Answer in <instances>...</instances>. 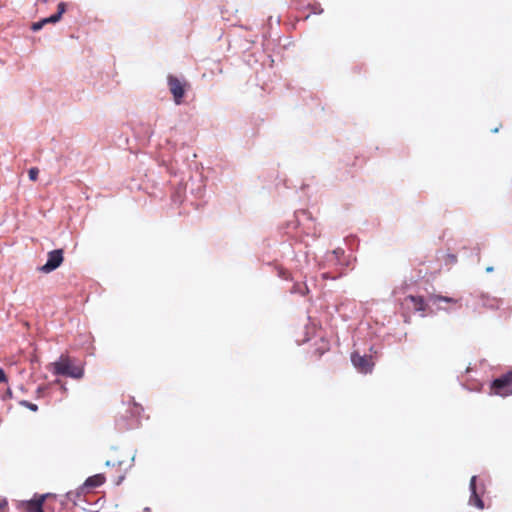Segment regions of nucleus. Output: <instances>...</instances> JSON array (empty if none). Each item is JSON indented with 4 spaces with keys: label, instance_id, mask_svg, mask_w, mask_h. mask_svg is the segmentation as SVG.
Returning a JSON list of instances; mask_svg holds the SVG:
<instances>
[{
    "label": "nucleus",
    "instance_id": "obj_1",
    "mask_svg": "<svg viewBox=\"0 0 512 512\" xmlns=\"http://www.w3.org/2000/svg\"><path fill=\"white\" fill-rule=\"evenodd\" d=\"M50 370L54 375L67 376L73 379H81L84 375L83 366L75 364L68 356L61 355L59 359L50 364Z\"/></svg>",
    "mask_w": 512,
    "mask_h": 512
},
{
    "label": "nucleus",
    "instance_id": "obj_2",
    "mask_svg": "<svg viewBox=\"0 0 512 512\" xmlns=\"http://www.w3.org/2000/svg\"><path fill=\"white\" fill-rule=\"evenodd\" d=\"M320 268H332V267H343L347 265L344 257V250L336 248L333 251L325 253L322 261L320 262Z\"/></svg>",
    "mask_w": 512,
    "mask_h": 512
},
{
    "label": "nucleus",
    "instance_id": "obj_3",
    "mask_svg": "<svg viewBox=\"0 0 512 512\" xmlns=\"http://www.w3.org/2000/svg\"><path fill=\"white\" fill-rule=\"evenodd\" d=\"M491 392L503 397L512 395V370L493 381Z\"/></svg>",
    "mask_w": 512,
    "mask_h": 512
},
{
    "label": "nucleus",
    "instance_id": "obj_4",
    "mask_svg": "<svg viewBox=\"0 0 512 512\" xmlns=\"http://www.w3.org/2000/svg\"><path fill=\"white\" fill-rule=\"evenodd\" d=\"M66 7H67V5L65 2H60L57 6V12L55 14H53L49 17L43 18L40 21L34 22L31 26V29L34 32H37V31L41 30L46 24H55V23L59 22L62 18V15L66 11Z\"/></svg>",
    "mask_w": 512,
    "mask_h": 512
},
{
    "label": "nucleus",
    "instance_id": "obj_5",
    "mask_svg": "<svg viewBox=\"0 0 512 512\" xmlns=\"http://www.w3.org/2000/svg\"><path fill=\"white\" fill-rule=\"evenodd\" d=\"M351 362L359 372L364 374L370 373L374 367L371 356L360 355L358 352L352 353Z\"/></svg>",
    "mask_w": 512,
    "mask_h": 512
},
{
    "label": "nucleus",
    "instance_id": "obj_6",
    "mask_svg": "<svg viewBox=\"0 0 512 512\" xmlns=\"http://www.w3.org/2000/svg\"><path fill=\"white\" fill-rule=\"evenodd\" d=\"M63 262V250L56 249L48 253L47 262L39 268L43 273H50L57 269Z\"/></svg>",
    "mask_w": 512,
    "mask_h": 512
},
{
    "label": "nucleus",
    "instance_id": "obj_7",
    "mask_svg": "<svg viewBox=\"0 0 512 512\" xmlns=\"http://www.w3.org/2000/svg\"><path fill=\"white\" fill-rule=\"evenodd\" d=\"M476 480H477V476H472L471 480H470V492H471V495H470V498H469V504L471 506H475L477 507L478 509H484V503L481 499V494L483 492V489L482 488H479L477 485H476Z\"/></svg>",
    "mask_w": 512,
    "mask_h": 512
},
{
    "label": "nucleus",
    "instance_id": "obj_8",
    "mask_svg": "<svg viewBox=\"0 0 512 512\" xmlns=\"http://www.w3.org/2000/svg\"><path fill=\"white\" fill-rule=\"evenodd\" d=\"M168 85H169L170 92L172 93V95L174 97L175 103L178 105L181 104L182 98L184 97V94H185V89H184L182 82L174 76H169L168 77Z\"/></svg>",
    "mask_w": 512,
    "mask_h": 512
},
{
    "label": "nucleus",
    "instance_id": "obj_9",
    "mask_svg": "<svg viewBox=\"0 0 512 512\" xmlns=\"http://www.w3.org/2000/svg\"><path fill=\"white\" fill-rule=\"evenodd\" d=\"M404 305L415 311H425V301L420 296L409 295L404 299Z\"/></svg>",
    "mask_w": 512,
    "mask_h": 512
},
{
    "label": "nucleus",
    "instance_id": "obj_10",
    "mask_svg": "<svg viewBox=\"0 0 512 512\" xmlns=\"http://www.w3.org/2000/svg\"><path fill=\"white\" fill-rule=\"evenodd\" d=\"M48 494L35 497L34 499L27 501L26 506L29 512H44L42 505Z\"/></svg>",
    "mask_w": 512,
    "mask_h": 512
},
{
    "label": "nucleus",
    "instance_id": "obj_11",
    "mask_svg": "<svg viewBox=\"0 0 512 512\" xmlns=\"http://www.w3.org/2000/svg\"><path fill=\"white\" fill-rule=\"evenodd\" d=\"M142 411H143V409L139 404H137L136 402L132 403V406L130 407V413H131V416L135 419L127 424V426H126L127 429H133V428L137 427V425H138L137 418L140 416Z\"/></svg>",
    "mask_w": 512,
    "mask_h": 512
},
{
    "label": "nucleus",
    "instance_id": "obj_12",
    "mask_svg": "<svg viewBox=\"0 0 512 512\" xmlns=\"http://www.w3.org/2000/svg\"><path fill=\"white\" fill-rule=\"evenodd\" d=\"M105 481V477L103 474H96L86 479L84 486L89 488H95L102 485Z\"/></svg>",
    "mask_w": 512,
    "mask_h": 512
},
{
    "label": "nucleus",
    "instance_id": "obj_13",
    "mask_svg": "<svg viewBox=\"0 0 512 512\" xmlns=\"http://www.w3.org/2000/svg\"><path fill=\"white\" fill-rule=\"evenodd\" d=\"M442 302L456 304L457 300L454 298L444 297V296H431L429 298V303L431 305H438L439 303H442Z\"/></svg>",
    "mask_w": 512,
    "mask_h": 512
},
{
    "label": "nucleus",
    "instance_id": "obj_14",
    "mask_svg": "<svg viewBox=\"0 0 512 512\" xmlns=\"http://www.w3.org/2000/svg\"><path fill=\"white\" fill-rule=\"evenodd\" d=\"M307 213L305 211H301V212H298L294 215V218L292 221H289L288 224H287V229H288V233L291 231V230H294L296 228H298V225L300 223V219L299 217L300 216H306Z\"/></svg>",
    "mask_w": 512,
    "mask_h": 512
},
{
    "label": "nucleus",
    "instance_id": "obj_15",
    "mask_svg": "<svg viewBox=\"0 0 512 512\" xmlns=\"http://www.w3.org/2000/svg\"><path fill=\"white\" fill-rule=\"evenodd\" d=\"M20 405L30 409L33 412H36L38 410V406L36 404H33V403L28 402L26 400L20 401Z\"/></svg>",
    "mask_w": 512,
    "mask_h": 512
},
{
    "label": "nucleus",
    "instance_id": "obj_16",
    "mask_svg": "<svg viewBox=\"0 0 512 512\" xmlns=\"http://www.w3.org/2000/svg\"><path fill=\"white\" fill-rule=\"evenodd\" d=\"M39 170L37 168H31L28 171L29 179L35 181L38 177Z\"/></svg>",
    "mask_w": 512,
    "mask_h": 512
},
{
    "label": "nucleus",
    "instance_id": "obj_17",
    "mask_svg": "<svg viewBox=\"0 0 512 512\" xmlns=\"http://www.w3.org/2000/svg\"><path fill=\"white\" fill-rule=\"evenodd\" d=\"M8 379L2 368H0V383H7Z\"/></svg>",
    "mask_w": 512,
    "mask_h": 512
},
{
    "label": "nucleus",
    "instance_id": "obj_18",
    "mask_svg": "<svg viewBox=\"0 0 512 512\" xmlns=\"http://www.w3.org/2000/svg\"><path fill=\"white\" fill-rule=\"evenodd\" d=\"M492 302H493V303L489 304V307H490V308H498V307H499V305H500V303H501V301H499V300H495V299H493V300H492Z\"/></svg>",
    "mask_w": 512,
    "mask_h": 512
},
{
    "label": "nucleus",
    "instance_id": "obj_19",
    "mask_svg": "<svg viewBox=\"0 0 512 512\" xmlns=\"http://www.w3.org/2000/svg\"><path fill=\"white\" fill-rule=\"evenodd\" d=\"M293 292H295V293L298 292V293L304 294V291L300 285H295Z\"/></svg>",
    "mask_w": 512,
    "mask_h": 512
},
{
    "label": "nucleus",
    "instance_id": "obj_20",
    "mask_svg": "<svg viewBox=\"0 0 512 512\" xmlns=\"http://www.w3.org/2000/svg\"><path fill=\"white\" fill-rule=\"evenodd\" d=\"M44 389H45L44 387H41V386H40V387H38V389H37V394H38V396H41V395H42V393L44 392Z\"/></svg>",
    "mask_w": 512,
    "mask_h": 512
},
{
    "label": "nucleus",
    "instance_id": "obj_21",
    "mask_svg": "<svg viewBox=\"0 0 512 512\" xmlns=\"http://www.w3.org/2000/svg\"><path fill=\"white\" fill-rule=\"evenodd\" d=\"M7 396L8 397H12V392H11V390L9 388L7 389Z\"/></svg>",
    "mask_w": 512,
    "mask_h": 512
},
{
    "label": "nucleus",
    "instance_id": "obj_22",
    "mask_svg": "<svg viewBox=\"0 0 512 512\" xmlns=\"http://www.w3.org/2000/svg\"><path fill=\"white\" fill-rule=\"evenodd\" d=\"M105 465L106 466H112L113 464L111 463V461L108 460V461H106Z\"/></svg>",
    "mask_w": 512,
    "mask_h": 512
},
{
    "label": "nucleus",
    "instance_id": "obj_23",
    "mask_svg": "<svg viewBox=\"0 0 512 512\" xmlns=\"http://www.w3.org/2000/svg\"><path fill=\"white\" fill-rule=\"evenodd\" d=\"M492 270H493V268H492V267H488V268H487V272H491Z\"/></svg>",
    "mask_w": 512,
    "mask_h": 512
},
{
    "label": "nucleus",
    "instance_id": "obj_24",
    "mask_svg": "<svg viewBox=\"0 0 512 512\" xmlns=\"http://www.w3.org/2000/svg\"><path fill=\"white\" fill-rule=\"evenodd\" d=\"M439 308H442V310H445V307L440 306V303L437 305Z\"/></svg>",
    "mask_w": 512,
    "mask_h": 512
}]
</instances>
